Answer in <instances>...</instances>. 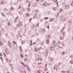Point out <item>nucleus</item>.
Returning <instances> with one entry per match:
<instances>
[{
    "label": "nucleus",
    "mask_w": 73,
    "mask_h": 73,
    "mask_svg": "<svg viewBox=\"0 0 73 73\" xmlns=\"http://www.w3.org/2000/svg\"><path fill=\"white\" fill-rule=\"evenodd\" d=\"M1 14L2 15V16H5V15H4V14L3 13H2Z\"/></svg>",
    "instance_id": "58836bf2"
},
{
    "label": "nucleus",
    "mask_w": 73,
    "mask_h": 73,
    "mask_svg": "<svg viewBox=\"0 0 73 73\" xmlns=\"http://www.w3.org/2000/svg\"><path fill=\"white\" fill-rule=\"evenodd\" d=\"M70 62L71 63V64H73V61L72 60H71Z\"/></svg>",
    "instance_id": "473e14b6"
},
{
    "label": "nucleus",
    "mask_w": 73,
    "mask_h": 73,
    "mask_svg": "<svg viewBox=\"0 0 73 73\" xmlns=\"http://www.w3.org/2000/svg\"><path fill=\"white\" fill-rule=\"evenodd\" d=\"M6 52L7 54H8L9 53V51H6Z\"/></svg>",
    "instance_id": "c03bdc74"
},
{
    "label": "nucleus",
    "mask_w": 73,
    "mask_h": 73,
    "mask_svg": "<svg viewBox=\"0 0 73 73\" xmlns=\"http://www.w3.org/2000/svg\"><path fill=\"white\" fill-rule=\"evenodd\" d=\"M27 10L28 11H30V8H27Z\"/></svg>",
    "instance_id": "7c9ffc66"
},
{
    "label": "nucleus",
    "mask_w": 73,
    "mask_h": 73,
    "mask_svg": "<svg viewBox=\"0 0 73 73\" xmlns=\"http://www.w3.org/2000/svg\"><path fill=\"white\" fill-rule=\"evenodd\" d=\"M20 24H18V25H17V27L18 28H19V27H20Z\"/></svg>",
    "instance_id": "c756f323"
},
{
    "label": "nucleus",
    "mask_w": 73,
    "mask_h": 73,
    "mask_svg": "<svg viewBox=\"0 0 73 73\" xmlns=\"http://www.w3.org/2000/svg\"><path fill=\"white\" fill-rule=\"evenodd\" d=\"M68 24L69 25H70L72 24V21H71V20H70L69 21V22Z\"/></svg>",
    "instance_id": "7ed1b4c3"
},
{
    "label": "nucleus",
    "mask_w": 73,
    "mask_h": 73,
    "mask_svg": "<svg viewBox=\"0 0 73 73\" xmlns=\"http://www.w3.org/2000/svg\"><path fill=\"white\" fill-rule=\"evenodd\" d=\"M23 66H25V64H24V63H23Z\"/></svg>",
    "instance_id": "e2e57ef3"
},
{
    "label": "nucleus",
    "mask_w": 73,
    "mask_h": 73,
    "mask_svg": "<svg viewBox=\"0 0 73 73\" xmlns=\"http://www.w3.org/2000/svg\"><path fill=\"white\" fill-rule=\"evenodd\" d=\"M47 2L44 3L43 4V6H44V7H46V6H47Z\"/></svg>",
    "instance_id": "39448f33"
},
{
    "label": "nucleus",
    "mask_w": 73,
    "mask_h": 73,
    "mask_svg": "<svg viewBox=\"0 0 73 73\" xmlns=\"http://www.w3.org/2000/svg\"><path fill=\"white\" fill-rule=\"evenodd\" d=\"M71 6H72V7H73V0L72 1V2Z\"/></svg>",
    "instance_id": "b1692460"
},
{
    "label": "nucleus",
    "mask_w": 73,
    "mask_h": 73,
    "mask_svg": "<svg viewBox=\"0 0 73 73\" xmlns=\"http://www.w3.org/2000/svg\"><path fill=\"white\" fill-rule=\"evenodd\" d=\"M35 27V25H33V27Z\"/></svg>",
    "instance_id": "bf43d9fd"
},
{
    "label": "nucleus",
    "mask_w": 73,
    "mask_h": 73,
    "mask_svg": "<svg viewBox=\"0 0 73 73\" xmlns=\"http://www.w3.org/2000/svg\"><path fill=\"white\" fill-rule=\"evenodd\" d=\"M69 8V6L68 5H67L65 6V9H67Z\"/></svg>",
    "instance_id": "1a4fd4ad"
},
{
    "label": "nucleus",
    "mask_w": 73,
    "mask_h": 73,
    "mask_svg": "<svg viewBox=\"0 0 73 73\" xmlns=\"http://www.w3.org/2000/svg\"><path fill=\"white\" fill-rule=\"evenodd\" d=\"M2 31H3V32H4V29H2Z\"/></svg>",
    "instance_id": "4d7b16f0"
},
{
    "label": "nucleus",
    "mask_w": 73,
    "mask_h": 73,
    "mask_svg": "<svg viewBox=\"0 0 73 73\" xmlns=\"http://www.w3.org/2000/svg\"><path fill=\"white\" fill-rule=\"evenodd\" d=\"M54 49V46H52L50 48V49L51 50H53Z\"/></svg>",
    "instance_id": "20e7f679"
},
{
    "label": "nucleus",
    "mask_w": 73,
    "mask_h": 73,
    "mask_svg": "<svg viewBox=\"0 0 73 73\" xmlns=\"http://www.w3.org/2000/svg\"><path fill=\"white\" fill-rule=\"evenodd\" d=\"M3 56V55L1 54H0V56Z\"/></svg>",
    "instance_id": "338daca9"
},
{
    "label": "nucleus",
    "mask_w": 73,
    "mask_h": 73,
    "mask_svg": "<svg viewBox=\"0 0 73 73\" xmlns=\"http://www.w3.org/2000/svg\"><path fill=\"white\" fill-rule=\"evenodd\" d=\"M35 5V7H36V5H37L36 3L34 4V5Z\"/></svg>",
    "instance_id": "09e8293b"
},
{
    "label": "nucleus",
    "mask_w": 73,
    "mask_h": 73,
    "mask_svg": "<svg viewBox=\"0 0 73 73\" xmlns=\"http://www.w3.org/2000/svg\"><path fill=\"white\" fill-rule=\"evenodd\" d=\"M52 42L53 43V44H54V46H57V43L55 42V41H53Z\"/></svg>",
    "instance_id": "f03ea898"
},
{
    "label": "nucleus",
    "mask_w": 73,
    "mask_h": 73,
    "mask_svg": "<svg viewBox=\"0 0 73 73\" xmlns=\"http://www.w3.org/2000/svg\"><path fill=\"white\" fill-rule=\"evenodd\" d=\"M3 55L5 57V52L3 53Z\"/></svg>",
    "instance_id": "864d4df0"
},
{
    "label": "nucleus",
    "mask_w": 73,
    "mask_h": 73,
    "mask_svg": "<svg viewBox=\"0 0 73 73\" xmlns=\"http://www.w3.org/2000/svg\"><path fill=\"white\" fill-rule=\"evenodd\" d=\"M8 25H11V23H10L9 22L8 23Z\"/></svg>",
    "instance_id": "a18cd8bd"
},
{
    "label": "nucleus",
    "mask_w": 73,
    "mask_h": 73,
    "mask_svg": "<svg viewBox=\"0 0 73 73\" xmlns=\"http://www.w3.org/2000/svg\"><path fill=\"white\" fill-rule=\"evenodd\" d=\"M42 31L43 32H44V31H45V29H42Z\"/></svg>",
    "instance_id": "5fc2aeb1"
},
{
    "label": "nucleus",
    "mask_w": 73,
    "mask_h": 73,
    "mask_svg": "<svg viewBox=\"0 0 73 73\" xmlns=\"http://www.w3.org/2000/svg\"><path fill=\"white\" fill-rule=\"evenodd\" d=\"M48 51L46 52V53L45 54V55L46 56H47L48 55Z\"/></svg>",
    "instance_id": "4468645a"
},
{
    "label": "nucleus",
    "mask_w": 73,
    "mask_h": 73,
    "mask_svg": "<svg viewBox=\"0 0 73 73\" xmlns=\"http://www.w3.org/2000/svg\"><path fill=\"white\" fill-rule=\"evenodd\" d=\"M50 60L51 61H53V59H52V58H50Z\"/></svg>",
    "instance_id": "49530a36"
},
{
    "label": "nucleus",
    "mask_w": 73,
    "mask_h": 73,
    "mask_svg": "<svg viewBox=\"0 0 73 73\" xmlns=\"http://www.w3.org/2000/svg\"><path fill=\"white\" fill-rule=\"evenodd\" d=\"M46 42H47V44H49V39H47L46 40Z\"/></svg>",
    "instance_id": "f8f14e48"
},
{
    "label": "nucleus",
    "mask_w": 73,
    "mask_h": 73,
    "mask_svg": "<svg viewBox=\"0 0 73 73\" xmlns=\"http://www.w3.org/2000/svg\"><path fill=\"white\" fill-rule=\"evenodd\" d=\"M1 3L2 4H4V2H3V1H2Z\"/></svg>",
    "instance_id": "c85d7f7f"
},
{
    "label": "nucleus",
    "mask_w": 73,
    "mask_h": 73,
    "mask_svg": "<svg viewBox=\"0 0 73 73\" xmlns=\"http://www.w3.org/2000/svg\"><path fill=\"white\" fill-rule=\"evenodd\" d=\"M28 59H27V58H25V61H27Z\"/></svg>",
    "instance_id": "f704fd0d"
},
{
    "label": "nucleus",
    "mask_w": 73,
    "mask_h": 73,
    "mask_svg": "<svg viewBox=\"0 0 73 73\" xmlns=\"http://www.w3.org/2000/svg\"><path fill=\"white\" fill-rule=\"evenodd\" d=\"M47 28H48V29H49V25H48V26Z\"/></svg>",
    "instance_id": "680f3d73"
},
{
    "label": "nucleus",
    "mask_w": 73,
    "mask_h": 73,
    "mask_svg": "<svg viewBox=\"0 0 73 73\" xmlns=\"http://www.w3.org/2000/svg\"><path fill=\"white\" fill-rule=\"evenodd\" d=\"M53 10L54 11H56V10H57V8H53Z\"/></svg>",
    "instance_id": "2eb2a0df"
},
{
    "label": "nucleus",
    "mask_w": 73,
    "mask_h": 73,
    "mask_svg": "<svg viewBox=\"0 0 73 73\" xmlns=\"http://www.w3.org/2000/svg\"><path fill=\"white\" fill-rule=\"evenodd\" d=\"M4 11H8V9H4Z\"/></svg>",
    "instance_id": "4c0bfd02"
},
{
    "label": "nucleus",
    "mask_w": 73,
    "mask_h": 73,
    "mask_svg": "<svg viewBox=\"0 0 73 73\" xmlns=\"http://www.w3.org/2000/svg\"><path fill=\"white\" fill-rule=\"evenodd\" d=\"M54 19H50V21H49V22H51L52 21H54Z\"/></svg>",
    "instance_id": "0eeeda50"
},
{
    "label": "nucleus",
    "mask_w": 73,
    "mask_h": 73,
    "mask_svg": "<svg viewBox=\"0 0 73 73\" xmlns=\"http://www.w3.org/2000/svg\"><path fill=\"white\" fill-rule=\"evenodd\" d=\"M19 24H20V25H22V23L20 22Z\"/></svg>",
    "instance_id": "c9c22d12"
},
{
    "label": "nucleus",
    "mask_w": 73,
    "mask_h": 73,
    "mask_svg": "<svg viewBox=\"0 0 73 73\" xmlns=\"http://www.w3.org/2000/svg\"><path fill=\"white\" fill-rule=\"evenodd\" d=\"M41 64V62L38 63V65H40V64Z\"/></svg>",
    "instance_id": "13d9d810"
},
{
    "label": "nucleus",
    "mask_w": 73,
    "mask_h": 73,
    "mask_svg": "<svg viewBox=\"0 0 73 73\" xmlns=\"http://www.w3.org/2000/svg\"><path fill=\"white\" fill-rule=\"evenodd\" d=\"M35 18H37V14H35Z\"/></svg>",
    "instance_id": "f3484780"
},
{
    "label": "nucleus",
    "mask_w": 73,
    "mask_h": 73,
    "mask_svg": "<svg viewBox=\"0 0 73 73\" xmlns=\"http://www.w3.org/2000/svg\"><path fill=\"white\" fill-rule=\"evenodd\" d=\"M5 52L8 51V49L7 48H6L5 49Z\"/></svg>",
    "instance_id": "72a5a7b5"
},
{
    "label": "nucleus",
    "mask_w": 73,
    "mask_h": 73,
    "mask_svg": "<svg viewBox=\"0 0 73 73\" xmlns=\"http://www.w3.org/2000/svg\"><path fill=\"white\" fill-rule=\"evenodd\" d=\"M41 49V47H40L39 48H38V50H40V49Z\"/></svg>",
    "instance_id": "de8ad7c7"
},
{
    "label": "nucleus",
    "mask_w": 73,
    "mask_h": 73,
    "mask_svg": "<svg viewBox=\"0 0 73 73\" xmlns=\"http://www.w3.org/2000/svg\"><path fill=\"white\" fill-rule=\"evenodd\" d=\"M17 17L14 20V22H16V20H17Z\"/></svg>",
    "instance_id": "2f4dec72"
},
{
    "label": "nucleus",
    "mask_w": 73,
    "mask_h": 73,
    "mask_svg": "<svg viewBox=\"0 0 73 73\" xmlns=\"http://www.w3.org/2000/svg\"><path fill=\"white\" fill-rule=\"evenodd\" d=\"M19 13L20 15H21L22 14V12L21 11H20L19 12Z\"/></svg>",
    "instance_id": "cd10ccee"
},
{
    "label": "nucleus",
    "mask_w": 73,
    "mask_h": 73,
    "mask_svg": "<svg viewBox=\"0 0 73 73\" xmlns=\"http://www.w3.org/2000/svg\"><path fill=\"white\" fill-rule=\"evenodd\" d=\"M11 11H13V7H12L11 9Z\"/></svg>",
    "instance_id": "37998d69"
},
{
    "label": "nucleus",
    "mask_w": 73,
    "mask_h": 73,
    "mask_svg": "<svg viewBox=\"0 0 73 73\" xmlns=\"http://www.w3.org/2000/svg\"><path fill=\"white\" fill-rule=\"evenodd\" d=\"M48 19V17H46V18H44L45 20H47V19Z\"/></svg>",
    "instance_id": "3c124183"
},
{
    "label": "nucleus",
    "mask_w": 73,
    "mask_h": 73,
    "mask_svg": "<svg viewBox=\"0 0 73 73\" xmlns=\"http://www.w3.org/2000/svg\"><path fill=\"white\" fill-rule=\"evenodd\" d=\"M19 49H20V50L21 52H23V50H22V48H21V46H20L19 47Z\"/></svg>",
    "instance_id": "6e6552de"
},
{
    "label": "nucleus",
    "mask_w": 73,
    "mask_h": 73,
    "mask_svg": "<svg viewBox=\"0 0 73 73\" xmlns=\"http://www.w3.org/2000/svg\"><path fill=\"white\" fill-rule=\"evenodd\" d=\"M24 43H25V41H22L21 42L22 44H23Z\"/></svg>",
    "instance_id": "4be33fe9"
},
{
    "label": "nucleus",
    "mask_w": 73,
    "mask_h": 73,
    "mask_svg": "<svg viewBox=\"0 0 73 73\" xmlns=\"http://www.w3.org/2000/svg\"><path fill=\"white\" fill-rule=\"evenodd\" d=\"M62 45L63 46H64L65 45V44H62Z\"/></svg>",
    "instance_id": "0e129e2a"
},
{
    "label": "nucleus",
    "mask_w": 73,
    "mask_h": 73,
    "mask_svg": "<svg viewBox=\"0 0 73 73\" xmlns=\"http://www.w3.org/2000/svg\"><path fill=\"white\" fill-rule=\"evenodd\" d=\"M30 15H29V13H27V17H28V16H29Z\"/></svg>",
    "instance_id": "412c9836"
},
{
    "label": "nucleus",
    "mask_w": 73,
    "mask_h": 73,
    "mask_svg": "<svg viewBox=\"0 0 73 73\" xmlns=\"http://www.w3.org/2000/svg\"><path fill=\"white\" fill-rule=\"evenodd\" d=\"M35 52H38V48H37L36 47L35 48Z\"/></svg>",
    "instance_id": "423d86ee"
},
{
    "label": "nucleus",
    "mask_w": 73,
    "mask_h": 73,
    "mask_svg": "<svg viewBox=\"0 0 73 73\" xmlns=\"http://www.w3.org/2000/svg\"><path fill=\"white\" fill-rule=\"evenodd\" d=\"M17 36L18 37H20V34L17 35Z\"/></svg>",
    "instance_id": "8fccbe9b"
},
{
    "label": "nucleus",
    "mask_w": 73,
    "mask_h": 73,
    "mask_svg": "<svg viewBox=\"0 0 73 73\" xmlns=\"http://www.w3.org/2000/svg\"><path fill=\"white\" fill-rule=\"evenodd\" d=\"M47 38H50V35H48L47 36Z\"/></svg>",
    "instance_id": "dca6fc26"
},
{
    "label": "nucleus",
    "mask_w": 73,
    "mask_h": 73,
    "mask_svg": "<svg viewBox=\"0 0 73 73\" xmlns=\"http://www.w3.org/2000/svg\"><path fill=\"white\" fill-rule=\"evenodd\" d=\"M39 25V23H37L36 25L37 27V26H38V25Z\"/></svg>",
    "instance_id": "603ef678"
},
{
    "label": "nucleus",
    "mask_w": 73,
    "mask_h": 73,
    "mask_svg": "<svg viewBox=\"0 0 73 73\" xmlns=\"http://www.w3.org/2000/svg\"><path fill=\"white\" fill-rule=\"evenodd\" d=\"M44 0H40V2H42V1H44Z\"/></svg>",
    "instance_id": "69168bd1"
},
{
    "label": "nucleus",
    "mask_w": 73,
    "mask_h": 73,
    "mask_svg": "<svg viewBox=\"0 0 73 73\" xmlns=\"http://www.w3.org/2000/svg\"><path fill=\"white\" fill-rule=\"evenodd\" d=\"M44 70L45 72H46L47 71V69H46V67H45L44 68Z\"/></svg>",
    "instance_id": "a211bd4d"
},
{
    "label": "nucleus",
    "mask_w": 73,
    "mask_h": 73,
    "mask_svg": "<svg viewBox=\"0 0 73 73\" xmlns=\"http://www.w3.org/2000/svg\"><path fill=\"white\" fill-rule=\"evenodd\" d=\"M70 57L71 58H73V56H70Z\"/></svg>",
    "instance_id": "774afa93"
},
{
    "label": "nucleus",
    "mask_w": 73,
    "mask_h": 73,
    "mask_svg": "<svg viewBox=\"0 0 73 73\" xmlns=\"http://www.w3.org/2000/svg\"><path fill=\"white\" fill-rule=\"evenodd\" d=\"M32 20V19H29V22H31V20Z\"/></svg>",
    "instance_id": "6e6d98bb"
},
{
    "label": "nucleus",
    "mask_w": 73,
    "mask_h": 73,
    "mask_svg": "<svg viewBox=\"0 0 73 73\" xmlns=\"http://www.w3.org/2000/svg\"><path fill=\"white\" fill-rule=\"evenodd\" d=\"M13 42H14V44H16V42L15 41H13Z\"/></svg>",
    "instance_id": "052dcab7"
},
{
    "label": "nucleus",
    "mask_w": 73,
    "mask_h": 73,
    "mask_svg": "<svg viewBox=\"0 0 73 73\" xmlns=\"http://www.w3.org/2000/svg\"><path fill=\"white\" fill-rule=\"evenodd\" d=\"M26 67L27 68V69L28 70V71H30L31 70V69L30 68H29V66H28V65H27L26 66Z\"/></svg>",
    "instance_id": "f257e3e1"
},
{
    "label": "nucleus",
    "mask_w": 73,
    "mask_h": 73,
    "mask_svg": "<svg viewBox=\"0 0 73 73\" xmlns=\"http://www.w3.org/2000/svg\"><path fill=\"white\" fill-rule=\"evenodd\" d=\"M60 40H63L64 39V37L60 36Z\"/></svg>",
    "instance_id": "9d476101"
},
{
    "label": "nucleus",
    "mask_w": 73,
    "mask_h": 73,
    "mask_svg": "<svg viewBox=\"0 0 73 73\" xmlns=\"http://www.w3.org/2000/svg\"><path fill=\"white\" fill-rule=\"evenodd\" d=\"M54 68L55 69H57V66L56 65H55L54 66Z\"/></svg>",
    "instance_id": "ddd939ff"
},
{
    "label": "nucleus",
    "mask_w": 73,
    "mask_h": 73,
    "mask_svg": "<svg viewBox=\"0 0 73 73\" xmlns=\"http://www.w3.org/2000/svg\"><path fill=\"white\" fill-rule=\"evenodd\" d=\"M61 72L62 73H66V71H62Z\"/></svg>",
    "instance_id": "9b49d317"
},
{
    "label": "nucleus",
    "mask_w": 73,
    "mask_h": 73,
    "mask_svg": "<svg viewBox=\"0 0 73 73\" xmlns=\"http://www.w3.org/2000/svg\"><path fill=\"white\" fill-rule=\"evenodd\" d=\"M65 29V27L64 28H63L62 29V30L61 31V32H63V31L64 30V29Z\"/></svg>",
    "instance_id": "a878e982"
},
{
    "label": "nucleus",
    "mask_w": 73,
    "mask_h": 73,
    "mask_svg": "<svg viewBox=\"0 0 73 73\" xmlns=\"http://www.w3.org/2000/svg\"><path fill=\"white\" fill-rule=\"evenodd\" d=\"M40 60V58H37V61H39V60Z\"/></svg>",
    "instance_id": "79ce46f5"
},
{
    "label": "nucleus",
    "mask_w": 73,
    "mask_h": 73,
    "mask_svg": "<svg viewBox=\"0 0 73 73\" xmlns=\"http://www.w3.org/2000/svg\"><path fill=\"white\" fill-rule=\"evenodd\" d=\"M20 55H21V56L22 57H24V56H23V55L21 53H20Z\"/></svg>",
    "instance_id": "bb28decb"
},
{
    "label": "nucleus",
    "mask_w": 73,
    "mask_h": 73,
    "mask_svg": "<svg viewBox=\"0 0 73 73\" xmlns=\"http://www.w3.org/2000/svg\"><path fill=\"white\" fill-rule=\"evenodd\" d=\"M23 73H26V71L25 70L24 71H23Z\"/></svg>",
    "instance_id": "e433bc0d"
},
{
    "label": "nucleus",
    "mask_w": 73,
    "mask_h": 73,
    "mask_svg": "<svg viewBox=\"0 0 73 73\" xmlns=\"http://www.w3.org/2000/svg\"><path fill=\"white\" fill-rule=\"evenodd\" d=\"M64 54H65V52L64 51H62V55H64Z\"/></svg>",
    "instance_id": "393cba45"
},
{
    "label": "nucleus",
    "mask_w": 73,
    "mask_h": 73,
    "mask_svg": "<svg viewBox=\"0 0 73 73\" xmlns=\"http://www.w3.org/2000/svg\"><path fill=\"white\" fill-rule=\"evenodd\" d=\"M3 45V43L1 42V40H0V45Z\"/></svg>",
    "instance_id": "5701e85b"
},
{
    "label": "nucleus",
    "mask_w": 73,
    "mask_h": 73,
    "mask_svg": "<svg viewBox=\"0 0 73 73\" xmlns=\"http://www.w3.org/2000/svg\"><path fill=\"white\" fill-rule=\"evenodd\" d=\"M41 71L40 70H38L37 71V73H40Z\"/></svg>",
    "instance_id": "6ab92c4d"
},
{
    "label": "nucleus",
    "mask_w": 73,
    "mask_h": 73,
    "mask_svg": "<svg viewBox=\"0 0 73 73\" xmlns=\"http://www.w3.org/2000/svg\"><path fill=\"white\" fill-rule=\"evenodd\" d=\"M67 73H70V70L67 71Z\"/></svg>",
    "instance_id": "a19ab883"
},
{
    "label": "nucleus",
    "mask_w": 73,
    "mask_h": 73,
    "mask_svg": "<svg viewBox=\"0 0 73 73\" xmlns=\"http://www.w3.org/2000/svg\"><path fill=\"white\" fill-rule=\"evenodd\" d=\"M62 21H65V19H62Z\"/></svg>",
    "instance_id": "ea45409f"
},
{
    "label": "nucleus",
    "mask_w": 73,
    "mask_h": 73,
    "mask_svg": "<svg viewBox=\"0 0 73 73\" xmlns=\"http://www.w3.org/2000/svg\"><path fill=\"white\" fill-rule=\"evenodd\" d=\"M8 44H9V46L10 47H11V42H9Z\"/></svg>",
    "instance_id": "aec40b11"
}]
</instances>
